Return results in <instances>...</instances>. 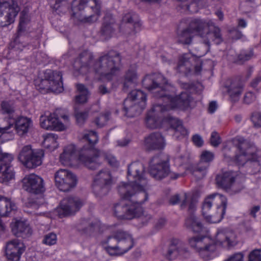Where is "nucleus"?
Masks as SVG:
<instances>
[{
    "label": "nucleus",
    "instance_id": "nucleus-1",
    "mask_svg": "<svg viewBox=\"0 0 261 261\" xmlns=\"http://www.w3.org/2000/svg\"><path fill=\"white\" fill-rule=\"evenodd\" d=\"M144 87L152 93L156 98H163V100L168 103L165 105V109H188L192 101L190 94L187 91L182 92L180 94L174 96L169 92L173 91L174 88L168 84L165 77L160 73H153L146 75L142 80Z\"/></svg>",
    "mask_w": 261,
    "mask_h": 261
},
{
    "label": "nucleus",
    "instance_id": "nucleus-2",
    "mask_svg": "<svg viewBox=\"0 0 261 261\" xmlns=\"http://www.w3.org/2000/svg\"><path fill=\"white\" fill-rule=\"evenodd\" d=\"M194 33H198L201 38L202 44L197 47L196 56L198 57L204 56L209 51L211 42L219 44L222 41L220 29L215 27L211 20L197 19L192 20L189 27L178 34V41L184 44H190Z\"/></svg>",
    "mask_w": 261,
    "mask_h": 261
},
{
    "label": "nucleus",
    "instance_id": "nucleus-3",
    "mask_svg": "<svg viewBox=\"0 0 261 261\" xmlns=\"http://www.w3.org/2000/svg\"><path fill=\"white\" fill-rule=\"evenodd\" d=\"M122 200L114 205L113 212L115 216L120 219H132L139 218L143 225L151 219V217L143 212L141 204L148 199L146 192L135 194L133 197L125 198L120 194Z\"/></svg>",
    "mask_w": 261,
    "mask_h": 261
},
{
    "label": "nucleus",
    "instance_id": "nucleus-4",
    "mask_svg": "<svg viewBox=\"0 0 261 261\" xmlns=\"http://www.w3.org/2000/svg\"><path fill=\"white\" fill-rule=\"evenodd\" d=\"M128 184L122 183L118 187V192L123 197H133L139 192H145L149 187L146 177L145 167L140 162H135L127 166Z\"/></svg>",
    "mask_w": 261,
    "mask_h": 261
},
{
    "label": "nucleus",
    "instance_id": "nucleus-5",
    "mask_svg": "<svg viewBox=\"0 0 261 261\" xmlns=\"http://www.w3.org/2000/svg\"><path fill=\"white\" fill-rule=\"evenodd\" d=\"M104 249L111 256H120L128 252L134 246L133 237L129 232L119 230L103 241Z\"/></svg>",
    "mask_w": 261,
    "mask_h": 261
},
{
    "label": "nucleus",
    "instance_id": "nucleus-6",
    "mask_svg": "<svg viewBox=\"0 0 261 261\" xmlns=\"http://www.w3.org/2000/svg\"><path fill=\"white\" fill-rule=\"evenodd\" d=\"M227 206L226 198L218 193L208 196L203 202L202 212L205 220L210 223H218L223 218Z\"/></svg>",
    "mask_w": 261,
    "mask_h": 261
},
{
    "label": "nucleus",
    "instance_id": "nucleus-7",
    "mask_svg": "<svg viewBox=\"0 0 261 261\" xmlns=\"http://www.w3.org/2000/svg\"><path fill=\"white\" fill-rule=\"evenodd\" d=\"M120 62L119 53L112 50L100 56L92 68L101 79L110 81L119 71Z\"/></svg>",
    "mask_w": 261,
    "mask_h": 261
},
{
    "label": "nucleus",
    "instance_id": "nucleus-8",
    "mask_svg": "<svg viewBox=\"0 0 261 261\" xmlns=\"http://www.w3.org/2000/svg\"><path fill=\"white\" fill-rule=\"evenodd\" d=\"M83 139L88 142L89 146H84L81 149L79 159L88 168L95 170L101 165L100 159L102 157L100 151L93 147L98 140V136L93 131H87L84 133Z\"/></svg>",
    "mask_w": 261,
    "mask_h": 261
},
{
    "label": "nucleus",
    "instance_id": "nucleus-9",
    "mask_svg": "<svg viewBox=\"0 0 261 261\" xmlns=\"http://www.w3.org/2000/svg\"><path fill=\"white\" fill-rule=\"evenodd\" d=\"M72 15L83 22H94L100 15V6L96 0H73Z\"/></svg>",
    "mask_w": 261,
    "mask_h": 261
},
{
    "label": "nucleus",
    "instance_id": "nucleus-10",
    "mask_svg": "<svg viewBox=\"0 0 261 261\" xmlns=\"http://www.w3.org/2000/svg\"><path fill=\"white\" fill-rule=\"evenodd\" d=\"M146 101V95L142 91L133 90L123 102L125 115L129 117L139 115L145 109Z\"/></svg>",
    "mask_w": 261,
    "mask_h": 261
},
{
    "label": "nucleus",
    "instance_id": "nucleus-11",
    "mask_svg": "<svg viewBox=\"0 0 261 261\" xmlns=\"http://www.w3.org/2000/svg\"><path fill=\"white\" fill-rule=\"evenodd\" d=\"M232 144L236 146L239 152L235 156V161L239 165L248 164L255 152L256 148L249 141L241 136H237L232 140Z\"/></svg>",
    "mask_w": 261,
    "mask_h": 261
},
{
    "label": "nucleus",
    "instance_id": "nucleus-12",
    "mask_svg": "<svg viewBox=\"0 0 261 261\" xmlns=\"http://www.w3.org/2000/svg\"><path fill=\"white\" fill-rule=\"evenodd\" d=\"M38 89L42 93L62 92L64 90L62 73L58 71H49L46 73V78L41 80Z\"/></svg>",
    "mask_w": 261,
    "mask_h": 261
},
{
    "label": "nucleus",
    "instance_id": "nucleus-13",
    "mask_svg": "<svg viewBox=\"0 0 261 261\" xmlns=\"http://www.w3.org/2000/svg\"><path fill=\"white\" fill-rule=\"evenodd\" d=\"M169 159L168 155L160 154L153 156L149 162L150 175L156 179L166 177L170 173Z\"/></svg>",
    "mask_w": 261,
    "mask_h": 261
},
{
    "label": "nucleus",
    "instance_id": "nucleus-14",
    "mask_svg": "<svg viewBox=\"0 0 261 261\" xmlns=\"http://www.w3.org/2000/svg\"><path fill=\"white\" fill-rule=\"evenodd\" d=\"M113 184V178L110 171L108 169L99 171L95 176L92 185L93 191L98 197L106 195Z\"/></svg>",
    "mask_w": 261,
    "mask_h": 261
},
{
    "label": "nucleus",
    "instance_id": "nucleus-15",
    "mask_svg": "<svg viewBox=\"0 0 261 261\" xmlns=\"http://www.w3.org/2000/svg\"><path fill=\"white\" fill-rule=\"evenodd\" d=\"M162 250L163 255L169 260H174L178 257L187 258L190 255L185 244L177 239H173L168 245L163 246Z\"/></svg>",
    "mask_w": 261,
    "mask_h": 261
},
{
    "label": "nucleus",
    "instance_id": "nucleus-16",
    "mask_svg": "<svg viewBox=\"0 0 261 261\" xmlns=\"http://www.w3.org/2000/svg\"><path fill=\"white\" fill-rule=\"evenodd\" d=\"M17 115L13 104L8 101H3L0 109V132H6L14 123Z\"/></svg>",
    "mask_w": 261,
    "mask_h": 261
},
{
    "label": "nucleus",
    "instance_id": "nucleus-17",
    "mask_svg": "<svg viewBox=\"0 0 261 261\" xmlns=\"http://www.w3.org/2000/svg\"><path fill=\"white\" fill-rule=\"evenodd\" d=\"M60 117L64 119L65 123L68 122V116L60 114V111L58 110L48 115H41L40 117V126L47 130H63L66 127L64 124L59 121V119Z\"/></svg>",
    "mask_w": 261,
    "mask_h": 261
},
{
    "label": "nucleus",
    "instance_id": "nucleus-18",
    "mask_svg": "<svg viewBox=\"0 0 261 261\" xmlns=\"http://www.w3.org/2000/svg\"><path fill=\"white\" fill-rule=\"evenodd\" d=\"M84 204L83 200L78 197H67L61 202L56 212L60 218L74 215Z\"/></svg>",
    "mask_w": 261,
    "mask_h": 261
},
{
    "label": "nucleus",
    "instance_id": "nucleus-19",
    "mask_svg": "<svg viewBox=\"0 0 261 261\" xmlns=\"http://www.w3.org/2000/svg\"><path fill=\"white\" fill-rule=\"evenodd\" d=\"M55 185L61 191L68 192L75 187L76 176L68 170L60 169L55 174Z\"/></svg>",
    "mask_w": 261,
    "mask_h": 261
},
{
    "label": "nucleus",
    "instance_id": "nucleus-20",
    "mask_svg": "<svg viewBox=\"0 0 261 261\" xmlns=\"http://www.w3.org/2000/svg\"><path fill=\"white\" fill-rule=\"evenodd\" d=\"M189 243L192 248L205 259L208 258L211 253L215 249V246L210 243L207 238L205 237H194L190 238Z\"/></svg>",
    "mask_w": 261,
    "mask_h": 261
},
{
    "label": "nucleus",
    "instance_id": "nucleus-21",
    "mask_svg": "<svg viewBox=\"0 0 261 261\" xmlns=\"http://www.w3.org/2000/svg\"><path fill=\"white\" fill-rule=\"evenodd\" d=\"M22 182L23 188L28 192L40 194L45 191L43 179L35 174L26 175Z\"/></svg>",
    "mask_w": 261,
    "mask_h": 261
},
{
    "label": "nucleus",
    "instance_id": "nucleus-22",
    "mask_svg": "<svg viewBox=\"0 0 261 261\" xmlns=\"http://www.w3.org/2000/svg\"><path fill=\"white\" fill-rule=\"evenodd\" d=\"M25 250L24 244L18 239L8 241L5 245V254L11 261H19Z\"/></svg>",
    "mask_w": 261,
    "mask_h": 261
},
{
    "label": "nucleus",
    "instance_id": "nucleus-23",
    "mask_svg": "<svg viewBox=\"0 0 261 261\" xmlns=\"http://www.w3.org/2000/svg\"><path fill=\"white\" fill-rule=\"evenodd\" d=\"M165 107L162 105L154 106L146 116V124L147 127L151 129L158 128L160 125V119L163 114L166 112Z\"/></svg>",
    "mask_w": 261,
    "mask_h": 261
},
{
    "label": "nucleus",
    "instance_id": "nucleus-24",
    "mask_svg": "<svg viewBox=\"0 0 261 261\" xmlns=\"http://www.w3.org/2000/svg\"><path fill=\"white\" fill-rule=\"evenodd\" d=\"M236 236L234 232L228 228H220L215 236L216 243L224 247L233 246L236 244Z\"/></svg>",
    "mask_w": 261,
    "mask_h": 261
},
{
    "label": "nucleus",
    "instance_id": "nucleus-25",
    "mask_svg": "<svg viewBox=\"0 0 261 261\" xmlns=\"http://www.w3.org/2000/svg\"><path fill=\"white\" fill-rule=\"evenodd\" d=\"M169 203L172 205L180 203V207L185 208L188 206L189 211H193L196 207L197 201L193 195L189 194H175L172 196L169 200Z\"/></svg>",
    "mask_w": 261,
    "mask_h": 261
},
{
    "label": "nucleus",
    "instance_id": "nucleus-26",
    "mask_svg": "<svg viewBox=\"0 0 261 261\" xmlns=\"http://www.w3.org/2000/svg\"><path fill=\"white\" fill-rule=\"evenodd\" d=\"M165 146V140L160 133L150 134L145 140V146L148 150L163 149Z\"/></svg>",
    "mask_w": 261,
    "mask_h": 261
},
{
    "label": "nucleus",
    "instance_id": "nucleus-27",
    "mask_svg": "<svg viewBox=\"0 0 261 261\" xmlns=\"http://www.w3.org/2000/svg\"><path fill=\"white\" fill-rule=\"evenodd\" d=\"M198 48L195 47L196 53L195 54L187 53L183 54L179 58V61L177 66V69L179 72L187 74L193 68V62L195 60V58L198 57L196 55L197 54Z\"/></svg>",
    "mask_w": 261,
    "mask_h": 261
},
{
    "label": "nucleus",
    "instance_id": "nucleus-28",
    "mask_svg": "<svg viewBox=\"0 0 261 261\" xmlns=\"http://www.w3.org/2000/svg\"><path fill=\"white\" fill-rule=\"evenodd\" d=\"M92 54L88 51H84L80 55L79 57L75 60L73 63V67L76 70L81 73H84L85 72L83 70V69L84 68L93 71V69L92 68L93 65L91 66L92 63ZM92 65H93V64Z\"/></svg>",
    "mask_w": 261,
    "mask_h": 261
},
{
    "label": "nucleus",
    "instance_id": "nucleus-29",
    "mask_svg": "<svg viewBox=\"0 0 261 261\" xmlns=\"http://www.w3.org/2000/svg\"><path fill=\"white\" fill-rule=\"evenodd\" d=\"M13 233L18 237L28 238L32 234V229L25 220H17L11 223Z\"/></svg>",
    "mask_w": 261,
    "mask_h": 261
},
{
    "label": "nucleus",
    "instance_id": "nucleus-30",
    "mask_svg": "<svg viewBox=\"0 0 261 261\" xmlns=\"http://www.w3.org/2000/svg\"><path fill=\"white\" fill-rule=\"evenodd\" d=\"M20 9L16 2L13 0V4L8 9H5L0 20V26L5 27L14 21V18L17 15Z\"/></svg>",
    "mask_w": 261,
    "mask_h": 261
},
{
    "label": "nucleus",
    "instance_id": "nucleus-31",
    "mask_svg": "<svg viewBox=\"0 0 261 261\" xmlns=\"http://www.w3.org/2000/svg\"><path fill=\"white\" fill-rule=\"evenodd\" d=\"M236 176V174L231 171L222 172L217 175L216 183L218 186L223 189H229L233 184Z\"/></svg>",
    "mask_w": 261,
    "mask_h": 261
},
{
    "label": "nucleus",
    "instance_id": "nucleus-32",
    "mask_svg": "<svg viewBox=\"0 0 261 261\" xmlns=\"http://www.w3.org/2000/svg\"><path fill=\"white\" fill-rule=\"evenodd\" d=\"M76 159V149L75 146L73 144L66 146L60 156L61 163L65 166H72L73 164V162Z\"/></svg>",
    "mask_w": 261,
    "mask_h": 261
},
{
    "label": "nucleus",
    "instance_id": "nucleus-33",
    "mask_svg": "<svg viewBox=\"0 0 261 261\" xmlns=\"http://www.w3.org/2000/svg\"><path fill=\"white\" fill-rule=\"evenodd\" d=\"M196 208L192 211L188 208L189 215L185 220V225L186 228L194 232H200L203 228L200 220L194 214Z\"/></svg>",
    "mask_w": 261,
    "mask_h": 261
},
{
    "label": "nucleus",
    "instance_id": "nucleus-34",
    "mask_svg": "<svg viewBox=\"0 0 261 261\" xmlns=\"http://www.w3.org/2000/svg\"><path fill=\"white\" fill-rule=\"evenodd\" d=\"M15 128L18 135L27 134L33 127L32 120L26 117H20L15 119Z\"/></svg>",
    "mask_w": 261,
    "mask_h": 261
},
{
    "label": "nucleus",
    "instance_id": "nucleus-35",
    "mask_svg": "<svg viewBox=\"0 0 261 261\" xmlns=\"http://www.w3.org/2000/svg\"><path fill=\"white\" fill-rule=\"evenodd\" d=\"M116 27L115 20L111 14L107 15L104 18L100 34L105 39L111 37Z\"/></svg>",
    "mask_w": 261,
    "mask_h": 261
},
{
    "label": "nucleus",
    "instance_id": "nucleus-36",
    "mask_svg": "<svg viewBox=\"0 0 261 261\" xmlns=\"http://www.w3.org/2000/svg\"><path fill=\"white\" fill-rule=\"evenodd\" d=\"M16 210V206L10 198L0 196V216L7 217Z\"/></svg>",
    "mask_w": 261,
    "mask_h": 261
},
{
    "label": "nucleus",
    "instance_id": "nucleus-37",
    "mask_svg": "<svg viewBox=\"0 0 261 261\" xmlns=\"http://www.w3.org/2000/svg\"><path fill=\"white\" fill-rule=\"evenodd\" d=\"M171 127L174 131L173 136L179 139L188 135L187 130L184 127L181 122L177 118L171 117L169 120Z\"/></svg>",
    "mask_w": 261,
    "mask_h": 261
},
{
    "label": "nucleus",
    "instance_id": "nucleus-38",
    "mask_svg": "<svg viewBox=\"0 0 261 261\" xmlns=\"http://www.w3.org/2000/svg\"><path fill=\"white\" fill-rule=\"evenodd\" d=\"M225 261H244V255L241 253H235ZM248 261H261V249L251 251L248 256Z\"/></svg>",
    "mask_w": 261,
    "mask_h": 261
},
{
    "label": "nucleus",
    "instance_id": "nucleus-39",
    "mask_svg": "<svg viewBox=\"0 0 261 261\" xmlns=\"http://www.w3.org/2000/svg\"><path fill=\"white\" fill-rule=\"evenodd\" d=\"M33 154L36 155H31L23 165L27 168H35L41 165L42 163V158L44 155V152L42 150H35Z\"/></svg>",
    "mask_w": 261,
    "mask_h": 261
},
{
    "label": "nucleus",
    "instance_id": "nucleus-40",
    "mask_svg": "<svg viewBox=\"0 0 261 261\" xmlns=\"http://www.w3.org/2000/svg\"><path fill=\"white\" fill-rule=\"evenodd\" d=\"M136 18V15L133 12L125 13L122 18V25L126 24L127 28L132 30V32H135L140 26V23Z\"/></svg>",
    "mask_w": 261,
    "mask_h": 261
},
{
    "label": "nucleus",
    "instance_id": "nucleus-41",
    "mask_svg": "<svg viewBox=\"0 0 261 261\" xmlns=\"http://www.w3.org/2000/svg\"><path fill=\"white\" fill-rule=\"evenodd\" d=\"M138 75L135 68H130L126 72L123 90H127L129 87H134L137 83Z\"/></svg>",
    "mask_w": 261,
    "mask_h": 261
},
{
    "label": "nucleus",
    "instance_id": "nucleus-42",
    "mask_svg": "<svg viewBox=\"0 0 261 261\" xmlns=\"http://www.w3.org/2000/svg\"><path fill=\"white\" fill-rule=\"evenodd\" d=\"M228 92L232 101H236L239 99V96L242 92V85L239 80H235L232 81L227 87Z\"/></svg>",
    "mask_w": 261,
    "mask_h": 261
},
{
    "label": "nucleus",
    "instance_id": "nucleus-43",
    "mask_svg": "<svg viewBox=\"0 0 261 261\" xmlns=\"http://www.w3.org/2000/svg\"><path fill=\"white\" fill-rule=\"evenodd\" d=\"M25 24V18L23 17L20 18L18 28V35L14 40V47L17 49L22 50V48L25 46L27 43L22 44L20 42L23 41L24 40L23 37L20 36V33L24 30V26Z\"/></svg>",
    "mask_w": 261,
    "mask_h": 261
},
{
    "label": "nucleus",
    "instance_id": "nucleus-44",
    "mask_svg": "<svg viewBox=\"0 0 261 261\" xmlns=\"http://www.w3.org/2000/svg\"><path fill=\"white\" fill-rule=\"evenodd\" d=\"M77 90L79 94L75 97V101L77 103H84L87 102L89 92L87 88L83 84L76 85Z\"/></svg>",
    "mask_w": 261,
    "mask_h": 261
},
{
    "label": "nucleus",
    "instance_id": "nucleus-45",
    "mask_svg": "<svg viewBox=\"0 0 261 261\" xmlns=\"http://www.w3.org/2000/svg\"><path fill=\"white\" fill-rule=\"evenodd\" d=\"M36 149H33L32 146L30 145H27L23 146L20 150L19 153L18 155V159L23 164L27 161L29 157L31 155H35L33 154Z\"/></svg>",
    "mask_w": 261,
    "mask_h": 261
},
{
    "label": "nucleus",
    "instance_id": "nucleus-46",
    "mask_svg": "<svg viewBox=\"0 0 261 261\" xmlns=\"http://www.w3.org/2000/svg\"><path fill=\"white\" fill-rule=\"evenodd\" d=\"M57 135L54 134H48L44 138L43 145L44 147L50 150H54L58 147Z\"/></svg>",
    "mask_w": 261,
    "mask_h": 261
},
{
    "label": "nucleus",
    "instance_id": "nucleus-47",
    "mask_svg": "<svg viewBox=\"0 0 261 261\" xmlns=\"http://www.w3.org/2000/svg\"><path fill=\"white\" fill-rule=\"evenodd\" d=\"M208 167V165L202 166L199 164L196 166L191 167V171L192 174L197 179L202 178L206 174V170Z\"/></svg>",
    "mask_w": 261,
    "mask_h": 261
},
{
    "label": "nucleus",
    "instance_id": "nucleus-48",
    "mask_svg": "<svg viewBox=\"0 0 261 261\" xmlns=\"http://www.w3.org/2000/svg\"><path fill=\"white\" fill-rule=\"evenodd\" d=\"M110 113L106 112L105 114H100L95 120V124L98 127H101L106 125L109 119Z\"/></svg>",
    "mask_w": 261,
    "mask_h": 261
},
{
    "label": "nucleus",
    "instance_id": "nucleus-49",
    "mask_svg": "<svg viewBox=\"0 0 261 261\" xmlns=\"http://www.w3.org/2000/svg\"><path fill=\"white\" fill-rule=\"evenodd\" d=\"M248 166L253 168V173L258 172L260 170V165L259 163V158L256 153L254 152L252 156L251 160H250Z\"/></svg>",
    "mask_w": 261,
    "mask_h": 261
},
{
    "label": "nucleus",
    "instance_id": "nucleus-50",
    "mask_svg": "<svg viewBox=\"0 0 261 261\" xmlns=\"http://www.w3.org/2000/svg\"><path fill=\"white\" fill-rule=\"evenodd\" d=\"M214 155L213 152L205 150L202 151L200 155V162L199 164L201 165L202 163L206 164V165H208V163L212 161L214 159Z\"/></svg>",
    "mask_w": 261,
    "mask_h": 261
},
{
    "label": "nucleus",
    "instance_id": "nucleus-51",
    "mask_svg": "<svg viewBox=\"0 0 261 261\" xmlns=\"http://www.w3.org/2000/svg\"><path fill=\"white\" fill-rule=\"evenodd\" d=\"M57 238L55 233L50 232L44 236L42 243L45 245L51 246L57 242Z\"/></svg>",
    "mask_w": 261,
    "mask_h": 261
},
{
    "label": "nucleus",
    "instance_id": "nucleus-52",
    "mask_svg": "<svg viewBox=\"0 0 261 261\" xmlns=\"http://www.w3.org/2000/svg\"><path fill=\"white\" fill-rule=\"evenodd\" d=\"M75 116L77 123L79 125H82L87 119L88 116V113L87 111L76 112L75 113Z\"/></svg>",
    "mask_w": 261,
    "mask_h": 261
},
{
    "label": "nucleus",
    "instance_id": "nucleus-53",
    "mask_svg": "<svg viewBox=\"0 0 261 261\" xmlns=\"http://www.w3.org/2000/svg\"><path fill=\"white\" fill-rule=\"evenodd\" d=\"M211 144L214 147H217L221 143V138L216 132H213L211 134L210 138Z\"/></svg>",
    "mask_w": 261,
    "mask_h": 261
},
{
    "label": "nucleus",
    "instance_id": "nucleus-54",
    "mask_svg": "<svg viewBox=\"0 0 261 261\" xmlns=\"http://www.w3.org/2000/svg\"><path fill=\"white\" fill-rule=\"evenodd\" d=\"M107 160L108 164L112 167H117L119 165V163L114 156L112 154H107L103 156Z\"/></svg>",
    "mask_w": 261,
    "mask_h": 261
},
{
    "label": "nucleus",
    "instance_id": "nucleus-55",
    "mask_svg": "<svg viewBox=\"0 0 261 261\" xmlns=\"http://www.w3.org/2000/svg\"><path fill=\"white\" fill-rule=\"evenodd\" d=\"M54 7L56 10H58L62 7L67 9L68 8L69 6L67 2L65 0H56Z\"/></svg>",
    "mask_w": 261,
    "mask_h": 261
},
{
    "label": "nucleus",
    "instance_id": "nucleus-56",
    "mask_svg": "<svg viewBox=\"0 0 261 261\" xmlns=\"http://www.w3.org/2000/svg\"><path fill=\"white\" fill-rule=\"evenodd\" d=\"M252 56V53L251 52L246 53L243 52L241 53L238 57V61L241 62H244L248 61L251 59Z\"/></svg>",
    "mask_w": 261,
    "mask_h": 261
},
{
    "label": "nucleus",
    "instance_id": "nucleus-57",
    "mask_svg": "<svg viewBox=\"0 0 261 261\" xmlns=\"http://www.w3.org/2000/svg\"><path fill=\"white\" fill-rule=\"evenodd\" d=\"M199 4L204 7L216 6L219 4V0H200Z\"/></svg>",
    "mask_w": 261,
    "mask_h": 261
},
{
    "label": "nucleus",
    "instance_id": "nucleus-58",
    "mask_svg": "<svg viewBox=\"0 0 261 261\" xmlns=\"http://www.w3.org/2000/svg\"><path fill=\"white\" fill-rule=\"evenodd\" d=\"M255 99V96L254 94L251 92L246 93L244 98V102L247 104L251 103Z\"/></svg>",
    "mask_w": 261,
    "mask_h": 261
},
{
    "label": "nucleus",
    "instance_id": "nucleus-59",
    "mask_svg": "<svg viewBox=\"0 0 261 261\" xmlns=\"http://www.w3.org/2000/svg\"><path fill=\"white\" fill-rule=\"evenodd\" d=\"M192 140L194 144L198 147H201L203 144L201 137L198 135H194Z\"/></svg>",
    "mask_w": 261,
    "mask_h": 261
},
{
    "label": "nucleus",
    "instance_id": "nucleus-60",
    "mask_svg": "<svg viewBox=\"0 0 261 261\" xmlns=\"http://www.w3.org/2000/svg\"><path fill=\"white\" fill-rule=\"evenodd\" d=\"M110 90L103 84L100 85L98 88V93L101 95L109 94L110 93Z\"/></svg>",
    "mask_w": 261,
    "mask_h": 261
},
{
    "label": "nucleus",
    "instance_id": "nucleus-61",
    "mask_svg": "<svg viewBox=\"0 0 261 261\" xmlns=\"http://www.w3.org/2000/svg\"><path fill=\"white\" fill-rule=\"evenodd\" d=\"M218 108L217 102L215 101H211L208 105V112L211 113H214Z\"/></svg>",
    "mask_w": 261,
    "mask_h": 261
},
{
    "label": "nucleus",
    "instance_id": "nucleus-62",
    "mask_svg": "<svg viewBox=\"0 0 261 261\" xmlns=\"http://www.w3.org/2000/svg\"><path fill=\"white\" fill-rule=\"evenodd\" d=\"M252 121L255 126H261V114H258L253 116L252 117Z\"/></svg>",
    "mask_w": 261,
    "mask_h": 261
},
{
    "label": "nucleus",
    "instance_id": "nucleus-63",
    "mask_svg": "<svg viewBox=\"0 0 261 261\" xmlns=\"http://www.w3.org/2000/svg\"><path fill=\"white\" fill-rule=\"evenodd\" d=\"M260 209L259 205H256L252 207L250 210V215L253 218L256 217V213L258 212Z\"/></svg>",
    "mask_w": 261,
    "mask_h": 261
},
{
    "label": "nucleus",
    "instance_id": "nucleus-64",
    "mask_svg": "<svg viewBox=\"0 0 261 261\" xmlns=\"http://www.w3.org/2000/svg\"><path fill=\"white\" fill-rule=\"evenodd\" d=\"M27 206L32 209L37 210L39 207V204L37 203L36 201H30L27 203Z\"/></svg>",
    "mask_w": 261,
    "mask_h": 261
}]
</instances>
